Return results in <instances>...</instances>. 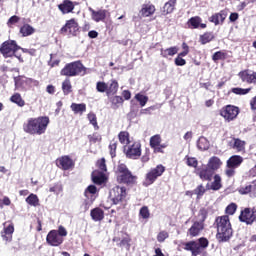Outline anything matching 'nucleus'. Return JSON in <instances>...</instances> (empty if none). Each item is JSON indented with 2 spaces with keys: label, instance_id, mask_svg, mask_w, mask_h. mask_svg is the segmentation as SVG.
I'll return each instance as SVG.
<instances>
[{
  "label": "nucleus",
  "instance_id": "4be33fe9",
  "mask_svg": "<svg viewBox=\"0 0 256 256\" xmlns=\"http://www.w3.org/2000/svg\"><path fill=\"white\" fill-rule=\"evenodd\" d=\"M207 166L215 173V171L221 167V159L217 156H213L209 159Z\"/></svg>",
  "mask_w": 256,
  "mask_h": 256
},
{
  "label": "nucleus",
  "instance_id": "4d7b16f0",
  "mask_svg": "<svg viewBox=\"0 0 256 256\" xmlns=\"http://www.w3.org/2000/svg\"><path fill=\"white\" fill-rule=\"evenodd\" d=\"M20 20H21V18H19V16L14 15L9 18L7 25H8V27H11V25H15V23H19Z\"/></svg>",
  "mask_w": 256,
  "mask_h": 256
},
{
  "label": "nucleus",
  "instance_id": "a18cd8bd",
  "mask_svg": "<svg viewBox=\"0 0 256 256\" xmlns=\"http://www.w3.org/2000/svg\"><path fill=\"white\" fill-rule=\"evenodd\" d=\"M194 195H197V199H201L205 195V187L200 184L196 189H194Z\"/></svg>",
  "mask_w": 256,
  "mask_h": 256
},
{
  "label": "nucleus",
  "instance_id": "f3484780",
  "mask_svg": "<svg viewBox=\"0 0 256 256\" xmlns=\"http://www.w3.org/2000/svg\"><path fill=\"white\" fill-rule=\"evenodd\" d=\"M226 18H227V11L222 10L221 12L211 16L210 21H211V23H214L215 25H219V23H223Z\"/></svg>",
  "mask_w": 256,
  "mask_h": 256
},
{
  "label": "nucleus",
  "instance_id": "a19ab883",
  "mask_svg": "<svg viewBox=\"0 0 256 256\" xmlns=\"http://www.w3.org/2000/svg\"><path fill=\"white\" fill-rule=\"evenodd\" d=\"M118 246L126 249V251H129L131 249V239L123 238L118 244Z\"/></svg>",
  "mask_w": 256,
  "mask_h": 256
},
{
  "label": "nucleus",
  "instance_id": "a211bd4d",
  "mask_svg": "<svg viewBox=\"0 0 256 256\" xmlns=\"http://www.w3.org/2000/svg\"><path fill=\"white\" fill-rule=\"evenodd\" d=\"M241 163H243V157L234 155L227 160V167H233L234 169H237Z\"/></svg>",
  "mask_w": 256,
  "mask_h": 256
},
{
  "label": "nucleus",
  "instance_id": "e433bc0d",
  "mask_svg": "<svg viewBox=\"0 0 256 256\" xmlns=\"http://www.w3.org/2000/svg\"><path fill=\"white\" fill-rule=\"evenodd\" d=\"M118 138L120 143H122V145H129V132H126V131L120 132L118 135Z\"/></svg>",
  "mask_w": 256,
  "mask_h": 256
},
{
  "label": "nucleus",
  "instance_id": "338daca9",
  "mask_svg": "<svg viewBox=\"0 0 256 256\" xmlns=\"http://www.w3.org/2000/svg\"><path fill=\"white\" fill-rule=\"evenodd\" d=\"M225 174L227 175V177H233V175H235V168L228 167L225 171Z\"/></svg>",
  "mask_w": 256,
  "mask_h": 256
},
{
  "label": "nucleus",
  "instance_id": "6ab92c4d",
  "mask_svg": "<svg viewBox=\"0 0 256 256\" xmlns=\"http://www.w3.org/2000/svg\"><path fill=\"white\" fill-rule=\"evenodd\" d=\"M201 231H203V222H195L188 230V233L191 237H197Z\"/></svg>",
  "mask_w": 256,
  "mask_h": 256
},
{
  "label": "nucleus",
  "instance_id": "774afa93",
  "mask_svg": "<svg viewBox=\"0 0 256 256\" xmlns=\"http://www.w3.org/2000/svg\"><path fill=\"white\" fill-rule=\"evenodd\" d=\"M229 19L231 21V23H235V21H237V19H239V14L238 13H231L229 16Z\"/></svg>",
  "mask_w": 256,
  "mask_h": 256
},
{
  "label": "nucleus",
  "instance_id": "c756f323",
  "mask_svg": "<svg viewBox=\"0 0 256 256\" xmlns=\"http://www.w3.org/2000/svg\"><path fill=\"white\" fill-rule=\"evenodd\" d=\"M10 101L18 105V107H25V100L21 97V94L16 93L11 98Z\"/></svg>",
  "mask_w": 256,
  "mask_h": 256
},
{
  "label": "nucleus",
  "instance_id": "1a4fd4ad",
  "mask_svg": "<svg viewBox=\"0 0 256 256\" xmlns=\"http://www.w3.org/2000/svg\"><path fill=\"white\" fill-rule=\"evenodd\" d=\"M46 241L52 247H59L63 243V238L59 236L57 230H51L46 237Z\"/></svg>",
  "mask_w": 256,
  "mask_h": 256
},
{
  "label": "nucleus",
  "instance_id": "e2e57ef3",
  "mask_svg": "<svg viewBox=\"0 0 256 256\" xmlns=\"http://www.w3.org/2000/svg\"><path fill=\"white\" fill-rule=\"evenodd\" d=\"M198 162L196 158H188L187 159V166L188 167H197Z\"/></svg>",
  "mask_w": 256,
  "mask_h": 256
},
{
  "label": "nucleus",
  "instance_id": "09e8293b",
  "mask_svg": "<svg viewBox=\"0 0 256 256\" xmlns=\"http://www.w3.org/2000/svg\"><path fill=\"white\" fill-rule=\"evenodd\" d=\"M249 91H251V88H233L232 89V93H235V95H247V93H249Z\"/></svg>",
  "mask_w": 256,
  "mask_h": 256
},
{
  "label": "nucleus",
  "instance_id": "39448f33",
  "mask_svg": "<svg viewBox=\"0 0 256 256\" xmlns=\"http://www.w3.org/2000/svg\"><path fill=\"white\" fill-rule=\"evenodd\" d=\"M117 171V179L119 183H126V185L135 183V176H133L125 164L118 165Z\"/></svg>",
  "mask_w": 256,
  "mask_h": 256
},
{
  "label": "nucleus",
  "instance_id": "c03bdc74",
  "mask_svg": "<svg viewBox=\"0 0 256 256\" xmlns=\"http://www.w3.org/2000/svg\"><path fill=\"white\" fill-rule=\"evenodd\" d=\"M158 177L150 170L147 174H146V183L148 185H153V183H155V180Z\"/></svg>",
  "mask_w": 256,
  "mask_h": 256
},
{
  "label": "nucleus",
  "instance_id": "5fc2aeb1",
  "mask_svg": "<svg viewBox=\"0 0 256 256\" xmlns=\"http://www.w3.org/2000/svg\"><path fill=\"white\" fill-rule=\"evenodd\" d=\"M168 237L169 233H167L166 231H161L157 236V241L159 243H163V241H165V239H167Z\"/></svg>",
  "mask_w": 256,
  "mask_h": 256
},
{
  "label": "nucleus",
  "instance_id": "7c9ffc66",
  "mask_svg": "<svg viewBox=\"0 0 256 256\" xmlns=\"http://www.w3.org/2000/svg\"><path fill=\"white\" fill-rule=\"evenodd\" d=\"M215 39V35L211 32H206L202 36H200V42L202 45H207V43H211Z\"/></svg>",
  "mask_w": 256,
  "mask_h": 256
},
{
  "label": "nucleus",
  "instance_id": "3c124183",
  "mask_svg": "<svg viewBox=\"0 0 256 256\" xmlns=\"http://www.w3.org/2000/svg\"><path fill=\"white\" fill-rule=\"evenodd\" d=\"M235 211H237V204L231 203L226 207V213L228 215H234Z\"/></svg>",
  "mask_w": 256,
  "mask_h": 256
},
{
  "label": "nucleus",
  "instance_id": "393cba45",
  "mask_svg": "<svg viewBox=\"0 0 256 256\" xmlns=\"http://www.w3.org/2000/svg\"><path fill=\"white\" fill-rule=\"evenodd\" d=\"M179 52V48L177 46L174 47H170L168 49H161V55L164 58L167 57H173L174 55H177V53Z\"/></svg>",
  "mask_w": 256,
  "mask_h": 256
},
{
  "label": "nucleus",
  "instance_id": "f704fd0d",
  "mask_svg": "<svg viewBox=\"0 0 256 256\" xmlns=\"http://www.w3.org/2000/svg\"><path fill=\"white\" fill-rule=\"evenodd\" d=\"M197 147L200 151H207L209 149V141L205 137H201L197 142Z\"/></svg>",
  "mask_w": 256,
  "mask_h": 256
},
{
  "label": "nucleus",
  "instance_id": "423d86ee",
  "mask_svg": "<svg viewBox=\"0 0 256 256\" xmlns=\"http://www.w3.org/2000/svg\"><path fill=\"white\" fill-rule=\"evenodd\" d=\"M127 197V189L125 187L115 186L110 190V199L114 205L123 203Z\"/></svg>",
  "mask_w": 256,
  "mask_h": 256
},
{
  "label": "nucleus",
  "instance_id": "ddd939ff",
  "mask_svg": "<svg viewBox=\"0 0 256 256\" xmlns=\"http://www.w3.org/2000/svg\"><path fill=\"white\" fill-rule=\"evenodd\" d=\"M88 9L91 13V17L93 21H95L96 23H99L100 21H105V18L107 17V10L95 11L93 8H88Z\"/></svg>",
  "mask_w": 256,
  "mask_h": 256
},
{
  "label": "nucleus",
  "instance_id": "c85d7f7f",
  "mask_svg": "<svg viewBox=\"0 0 256 256\" xmlns=\"http://www.w3.org/2000/svg\"><path fill=\"white\" fill-rule=\"evenodd\" d=\"M92 181L96 185H101L102 183H105V175L103 173L99 174V172L94 171L92 173Z\"/></svg>",
  "mask_w": 256,
  "mask_h": 256
},
{
  "label": "nucleus",
  "instance_id": "69168bd1",
  "mask_svg": "<svg viewBox=\"0 0 256 256\" xmlns=\"http://www.w3.org/2000/svg\"><path fill=\"white\" fill-rule=\"evenodd\" d=\"M198 244L200 245V247L205 249L209 246V240H207L206 238H200Z\"/></svg>",
  "mask_w": 256,
  "mask_h": 256
},
{
  "label": "nucleus",
  "instance_id": "f8f14e48",
  "mask_svg": "<svg viewBox=\"0 0 256 256\" xmlns=\"http://www.w3.org/2000/svg\"><path fill=\"white\" fill-rule=\"evenodd\" d=\"M238 75L243 83H253L254 85H256V72H253L251 70H244Z\"/></svg>",
  "mask_w": 256,
  "mask_h": 256
},
{
  "label": "nucleus",
  "instance_id": "58836bf2",
  "mask_svg": "<svg viewBox=\"0 0 256 256\" xmlns=\"http://www.w3.org/2000/svg\"><path fill=\"white\" fill-rule=\"evenodd\" d=\"M135 99H136V101H138L140 103V105L142 107H145V105H147V101H149V97H147L141 93L136 94Z\"/></svg>",
  "mask_w": 256,
  "mask_h": 256
},
{
  "label": "nucleus",
  "instance_id": "5701e85b",
  "mask_svg": "<svg viewBox=\"0 0 256 256\" xmlns=\"http://www.w3.org/2000/svg\"><path fill=\"white\" fill-rule=\"evenodd\" d=\"M230 147H232L233 149H236V151H245V141L239 138H234L230 142Z\"/></svg>",
  "mask_w": 256,
  "mask_h": 256
},
{
  "label": "nucleus",
  "instance_id": "cd10ccee",
  "mask_svg": "<svg viewBox=\"0 0 256 256\" xmlns=\"http://www.w3.org/2000/svg\"><path fill=\"white\" fill-rule=\"evenodd\" d=\"M118 90L119 83L116 80H111L108 84L107 96L109 97L110 95H115V93H117Z\"/></svg>",
  "mask_w": 256,
  "mask_h": 256
},
{
  "label": "nucleus",
  "instance_id": "603ef678",
  "mask_svg": "<svg viewBox=\"0 0 256 256\" xmlns=\"http://www.w3.org/2000/svg\"><path fill=\"white\" fill-rule=\"evenodd\" d=\"M212 59L214 61H223V59H225V53L222 51H218L213 54Z\"/></svg>",
  "mask_w": 256,
  "mask_h": 256
},
{
  "label": "nucleus",
  "instance_id": "7ed1b4c3",
  "mask_svg": "<svg viewBox=\"0 0 256 256\" xmlns=\"http://www.w3.org/2000/svg\"><path fill=\"white\" fill-rule=\"evenodd\" d=\"M19 49H22V51H25V49L21 48L19 45H17V42L15 40H10L4 42L0 47V53H2L3 57H16L20 63H23V58H21V55L17 54V51Z\"/></svg>",
  "mask_w": 256,
  "mask_h": 256
},
{
  "label": "nucleus",
  "instance_id": "49530a36",
  "mask_svg": "<svg viewBox=\"0 0 256 256\" xmlns=\"http://www.w3.org/2000/svg\"><path fill=\"white\" fill-rule=\"evenodd\" d=\"M96 89L98 93H105V91L107 93L108 84H106L105 82H97Z\"/></svg>",
  "mask_w": 256,
  "mask_h": 256
},
{
  "label": "nucleus",
  "instance_id": "bb28decb",
  "mask_svg": "<svg viewBox=\"0 0 256 256\" xmlns=\"http://www.w3.org/2000/svg\"><path fill=\"white\" fill-rule=\"evenodd\" d=\"M153 13H155V6L149 4L144 5L140 11L142 17H150Z\"/></svg>",
  "mask_w": 256,
  "mask_h": 256
},
{
  "label": "nucleus",
  "instance_id": "4c0bfd02",
  "mask_svg": "<svg viewBox=\"0 0 256 256\" xmlns=\"http://www.w3.org/2000/svg\"><path fill=\"white\" fill-rule=\"evenodd\" d=\"M161 145V136L160 135H154L150 138V146L152 149H155V147H159Z\"/></svg>",
  "mask_w": 256,
  "mask_h": 256
},
{
  "label": "nucleus",
  "instance_id": "f03ea898",
  "mask_svg": "<svg viewBox=\"0 0 256 256\" xmlns=\"http://www.w3.org/2000/svg\"><path fill=\"white\" fill-rule=\"evenodd\" d=\"M214 227H217V239L220 241H229L233 236V228L227 215L216 218Z\"/></svg>",
  "mask_w": 256,
  "mask_h": 256
},
{
  "label": "nucleus",
  "instance_id": "8fccbe9b",
  "mask_svg": "<svg viewBox=\"0 0 256 256\" xmlns=\"http://www.w3.org/2000/svg\"><path fill=\"white\" fill-rule=\"evenodd\" d=\"M88 121L95 127V129H99V126L97 125V116L93 113L88 114Z\"/></svg>",
  "mask_w": 256,
  "mask_h": 256
},
{
  "label": "nucleus",
  "instance_id": "ea45409f",
  "mask_svg": "<svg viewBox=\"0 0 256 256\" xmlns=\"http://www.w3.org/2000/svg\"><path fill=\"white\" fill-rule=\"evenodd\" d=\"M156 177H161L165 173V167L158 165L157 167L150 170Z\"/></svg>",
  "mask_w": 256,
  "mask_h": 256
},
{
  "label": "nucleus",
  "instance_id": "c9c22d12",
  "mask_svg": "<svg viewBox=\"0 0 256 256\" xmlns=\"http://www.w3.org/2000/svg\"><path fill=\"white\" fill-rule=\"evenodd\" d=\"M163 9L166 15H169V13H173V10L175 9V0H170L169 2H166Z\"/></svg>",
  "mask_w": 256,
  "mask_h": 256
},
{
  "label": "nucleus",
  "instance_id": "864d4df0",
  "mask_svg": "<svg viewBox=\"0 0 256 256\" xmlns=\"http://www.w3.org/2000/svg\"><path fill=\"white\" fill-rule=\"evenodd\" d=\"M140 215L142 217V219H149V208L147 206H143L140 209Z\"/></svg>",
  "mask_w": 256,
  "mask_h": 256
},
{
  "label": "nucleus",
  "instance_id": "79ce46f5",
  "mask_svg": "<svg viewBox=\"0 0 256 256\" xmlns=\"http://www.w3.org/2000/svg\"><path fill=\"white\" fill-rule=\"evenodd\" d=\"M62 90L64 95H69V93H71V81L69 79H66L62 83Z\"/></svg>",
  "mask_w": 256,
  "mask_h": 256
},
{
  "label": "nucleus",
  "instance_id": "4468645a",
  "mask_svg": "<svg viewBox=\"0 0 256 256\" xmlns=\"http://www.w3.org/2000/svg\"><path fill=\"white\" fill-rule=\"evenodd\" d=\"M79 29V24L75 22V19L67 21L64 27L61 28V33H75Z\"/></svg>",
  "mask_w": 256,
  "mask_h": 256
},
{
  "label": "nucleus",
  "instance_id": "bf43d9fd",
  "mask_svg": "<svg viewBox=\"0 0 256 256\" xmlns=\"http://www.w3.org/2000/svg\"><path fill=\"white\" fill-rule=\"evenodd\" d=\"M252 187H253V186H251V185H247V186H245V187H241V188L239 189V193H240L241 195H247L248 193H251Z\"/></svg>",
  "mask_w": 256,
  "mask_h": 256
},
{
  "label": "nucleus",
  "instance_id": "aec40b11",
  "mask_svg": "<svg viewBox=\"0 0 256 256\" xmlns=\"http://www.w3.org/2000/svg\"><path fill=\"white\" fill-rule=\"evenodd\" d=\"M15 231V227H13L12 224L8 225L6 228H4V231L1 232V237L4 241H11L13 239V233Z\"/></svg>",
  "mask_w": 256,
  "mask_h": 256
},
{
  "label": "nucleus",
  "instance_id": "de8ad7c7",
  "mask_svg": "<svg viewBox=\"0 0 256 256\" xmlns=\"http://www.w3.org/2000/svg\"><path fill=\"white\" fill-rule=\"evenodd\" d=\"M192 244V255L193 256H197L199 255V251L201 249V245L199 244V242H195V241H190Z\"/></svg>",
  "mask_w": 256,
  "mask_h": 256
},
{
  "label": "nucleus",
  "instance_id": "680f3d73",
  "mask_svg": "<svg viewBox=\"0 0 256 256\" xmlns=\"http://www.w3.org/2000/svg\"><path fill=\"white\" fill-rule=\"evenodd\" d=\"M187 61H185V59H183L182 57L178 56L177 58H175V65H177L178 67H183V65H186Z\"/></svg>",
  "mask_w": 256,
  "mask_h": 256
},
{
  "label": "nucleus",
  "instance_id": "a878e982",
  "mask_svg": "<svg viewBox=\"0 0 256 256\" xmlns=\"http://www.w3.org/2000/svg\"><path fill=\"white\" fill-rule=\"evenodd\" d=\"M208 189H211L212 191H219L221 189V176L214 175V181L211 183V185L207 184Z\"/></svg>",
  "mask_w": 256,
  "mask_h": 256
},
{
  "label": "nucleus",
  "instance_id": "0eeeda50",
  "mask_svg": "<svg viewBox=\"0 0 256 256\" xmlns=\"http://www.w3.org/2000/svg\"><path fill=\"white\" fill-rule=\"evenodd\" d=\"M221 117H224L226 121H233V119H237V115H239V108L232 105H227L220 111Z\"/></svg>",
  "mask_w": 256,
  "mask_h": 256
},
{
  "label": "nucleus",
  "instance_id": "412c9836",
  "mask_svg": "<svg viewBox=\"0 0 256 256\" xmlns=\"http://www.w3.org/2000/svg\"><path fill=\"white\" fill-rule=\"evenodd\" d=\"M90 216L92 217L93 221H103L105 218V212L101 208H94L91 210Z\"/></svg>",
  "mask_w": 256,
  "mask_h": 256
},
{
  "label": "nucleus",
  "instance_id": "9d476101",
  "mask_svg": "<svg viewBox=\"0 0 256 256\" xmlns=\"http://www.w3.org/2000/svg\"><path fill=\"white\" fill-rule=\"evenodd\" d=\"M197 175H199L202 181H211L215 172L209 168V166H202L196 170Z\"/></svg>",
  "mask_w": 256,
  "mask_h": 256
},
{
  "label": "nucleus",
  "instance_id": "dca6fc26",
  "mask_svg": "<svg viewBox=\"0 0 256 256\" xmlns=\"http://www.w3.org/2000/svg\"><path fill=\"white\" fill-rule=\"evenodd\" d=\"M57 165L60 167V169L67 171L73 167V160H71L69 156H64L57 161Z\"/></svg>",
  "mask_w": 256,
  "mask_h": 256
},
{
  "label": "nucleus",
  "instance_id": "72a5a7b5",
  "mask_svg": "<svg viewBox=\"0 0 256 256\" xmlns=\"http://www.w3.org/2000/svg\"><path fill=\"white\" fill-rule=\"evenodd\" d=\"M26 203H28V205H31L32 207H37L39 206V197H37V195L35 194H30L26 198Z\"/></svg>",
  "mask_w": 256,
  "mask_h": 256
},
{
  "label": "nucleus",
  "instance_id": "473e14b6",
  "mask_svg": "<svg viewBox=\"0 0 256 256\" xmlns=\"http://www.w3.org/2000/svg\"><path fill=\"white\" fill-rule=\"evenodd\" d=\"M201 17L195 16L188 20V25H190L191 29H199V25H201Z\"/></svg>",
  "mask_w": 256,
  "mask_h": 256
},
{
  "label": "nucleus",
  "instance_id": "6e6d98bb",
  "mask_svg": "<svg viewBox=\"0 0 256 256\" xmlns=\"http://www.w3.org/2000/svg\"><path fill=\"white\" fill-rule=\"evenodd\" d=\"M97 165L100 171H102V173H105L107 171V164H105V158H102L101 160H99Z\"/></svg>",
  "mask_w": 256,
  "mask_h": 256
},
{
  "label": "nucleus",
  "instance_id": "2f4dec72",
  "mask_svg": "<svg viewBox=\"0 0 256 256\" xmlns=\"http://www.w3.org/2000/svg\"><path fill=\"white\" fill-rule=\"evenodd\" d=\"M70 107L72 111H74V113L76 114L77 113L83 114L87 111V106L85 104L72 103Z\"/></svg>",
  "mask_w": 256,
  "mask_h": 256
},
{
  "label": "nucleus",
  "instance_id": "20e7f679",
  "mask_svg": "<svg viewBox=\"0 0 256 256\" xmlns=\"http://www.w3.org/2000/svg\"><path fill=\"white\" fill-rule=\"evenodd\" d=\"M61 75L66 77H75L77 75H85V66L79 61L67 64L62 70Z\"/></svg>",
  "mask_w": 256,
  "mask_h": 256
},
{
  "label": "nucleus",
  "instance_id": "37998d69",
  "mask_svg": "<svg viewBox=\"0 0 256 256\" xmlns=\"http://www.w3.org/2000/svg\"><path fill=\"white\" fill-rule=\"evenodd\" d=\"M111 103L114 109H118L119 105L123 104V97L121 96H114L111 99Z\"/></svg>",
  "mask_w": 256,
  "mask_h": 256
},
{
  "label": "nucleus",
  "instance_id": "6e6552de",
  "mask_svg": "<svg viewBox=\"0 0 256 256\" xmlns=\"http://www.w3.org/2000/svg\"><path fill=\"white\" fill-rule=\"evenodd\" d=\"M126 156L128 159H139L141 157V144L139 142H135L128 148H125Z\"/></svg>",
  "mask_w": 256,
  "mask_h": 256
},
{
  "label": "nucleus",
  "instance_id": "0e129e2a",
  "mask_svg": "<svg viewBox=\"0 0 256 256\" xmlns=\"http://www.w3.org/2000/svg\"><path fill=\"white\" fill-rule=\"evenodd\" d=\"M57 233L59 237H67V229H65L63 226H59Z\"/></svg>",
  "mask_w": 256,
  "mask_h": 256
},
{
  "label": "nucleus",
  "instance_id": "052dcab7",
  "mask_svg": "<svg viewBox=\"0 0 256 256\" xmlns=\"http://www.w3.org/2000/svg\"><path fill=\"white\" fill-rule=\"evenodd\" d=\"M87 193H90L91 195H95L97 193V187L95 185H90L87 187L85 191V196L87 197Z\"/></svg>",
  "mask_w": 256,
  "mask_h": 256
},
{
  "label": "nucleus",
  "instance_id": "9b49d317",
  "mask_svg": "<svg viewBox=\"0 0 256 256\" xmlns=\"http://www.w3.org/2000/svg\"><path fill=\"white\" fill-rule=\"evenodd\" d=\"M239 219L242 223H246L247 225H253L255 223V217H253V208H245L240 216Z\"/></svg>",
  "mask_w": 256,
  "mask_h": 256
},
{
  "label": "nucleus",
  "instance_id": "b1692460",
  "mask_svg": "<svg viewBox=\"0 0 256 256\" xmlns=\"http://www.w3.org/2000/svg\"><path fill=\"white\" fill-rule=\"evenodd\" d=\"M33 33H35V28H33V26L29 24H24L20 28V34L22 35V37H29L33 35Z\"/></svg>",
  "mask_w": 256,
  "mask_h": 256
},
{
  "label": "nucleus",
  "instance_id": "2eb2a0df",
  "mask_svg": "<svg viewBox=\"0 0 256 256\" xmlns=\"http://www.w3.org/2000/svg\"><path fill=\"white\" fill-rule=\"evenodd\" d=\"M58 9L65 15L67 13H72L75 9V4L71 0H64L63 3L58 5Z\"/></svg>",
  "mask_w": 256,
  "mask_h": 256
},
{
  "label": "nucleus",
  "instance_id": "13d9d810",
  "mask_svg": "<svg viewBox=\"0 0 256 256\" xmlns=\"http://www.w3.org/2000/svg\"><path fill=\"white\" fill-rule=\"evenodd\" d=\"M109 149H110V155L111 157H115V151L117 150V142L112 141L109 145Z\"/></svg>",
  "mask_w": 256,
  "mask_h": 256
},
{
  "label": "nucleus",
  "instance_id": "f257e3e1",
  "mask_svg": "<svg viewBox=\"0 0 256 256\" xmlns=\"http://www.w3.org/2000/svg\"><path fill=\"white\" fill-rule=\"evenodd\" d=\"M49 125V117L30 118L24 123L23 130L29 135H43L47 131Z\"/></svg>",
  "mask_w": 256,
  "mask_h": 256
}]
</instances>
